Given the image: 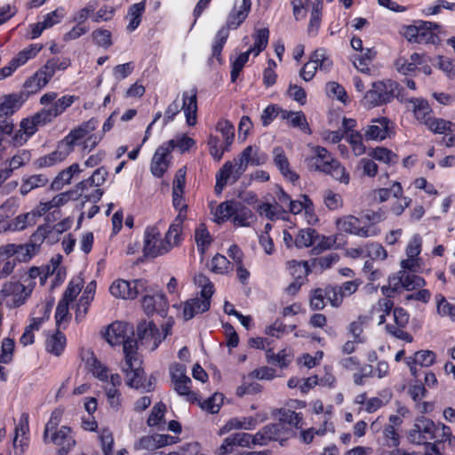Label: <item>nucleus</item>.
Returning a JSON list of instances; mask_svg holds the SVG:
<instances>
[{
  "label": "nucleus",
  "instance_id": "nucleus-1",
  "mask_svg": "<svg viewBox=\"0 0 455 455\" xmlns=\"http://www.w3.org/2000/svg\"><path fill=\"white\" fill-rule=\"evenodd\" d=\"M132 333V328L127 323L115 322L108 327L105 338L111 346L123 345L124 363L121 369L127 378V385L132 388L150 392L155 387L156 379L154 376L148 379H143L141 362L136 352L137 341L130 337Z\"/></svg>",
  "mask_w": 455,
  "mask_h": 455
},
{
  "label": "nucleus",
  "instance_id": "nucleus-2",
  "mask_svg": "<svg viewBox=\"0 0 455 455\" xmlns=\"http://www.w3.org/2000/svg\"><path fill=\"white\" fill-rule=\"evenodd\" d=\"M267 160V154L260 151L259 148L252 146L246 147L237 158H235L233 162H226L220 168L216 175V192L221 193L223 188L228 181L231 183L237 181L246 171L249 164L258 166L264 164Z\"/></svg>",
  "mask_w": 455,
  "mask_h": 455
},
{
  "label": "nucleus",
  "instance_id": "nucleus-3",
  "mask_svg": "<svg viewBox=\"0 0 455 455\" xmlns=\"http://www.w3.org/2000/svg\"><path fill=\"white\" fill-rule=\"evenodd\" d=\"M386 219V213L382 209L377 211L368 210L361 218L348 214L338 218L335 221L337 230L359 237H374L380 234L378 226Z\"/></svg>",
  "mask_w": 455,
  "mask_h": 455
},
{
  "label": "nucleus",
  "instance_id": "nucleus-4",
  "mask_svg": "<svg viewBox=\"0 0 455 455\" xmlns=\"http://www.w3.org/2000/svg\"><path fill=\"white\" fill-rule=\"evenodd\" d=\"M99 122L96 118H91L86 122H83L78 126L73 128L64 140L73 151L74 147L80 148L82 152L90 153L102 140L103 134L96 132Z\"/></svg>",
  "mask_w": 455,
  "mask_h": 455
},
{
  "label": "nucleus",
  "instance_id": "nucleus-5",
  "mask_svg": "<svg viewBox=\"0 0 455 455\" xmlns=\"http://www.w3.org/2000/svg\"><path fill=\"white\" fill-rule=\"evenodd\" d=\"M39 126L34 116L23 118L18 127L12 120L4 119L0 121V132L11 147L20 148L30 140Z\"/></svg>",
  "mask_w": 455,
  "mask_h": 455
},
{
  "label": "nucleus",
  "instance_id": "nucleus-6",
  "mask_svg": "<svg viewBox=\"0 0 455 455\" xmlns=\"http://www.w3.org/2000/svg\"><path fill=\"white\" fill-rule=\"evenodd\" d=\"M62 412L59 410L52 411L44 431V443H52L59 447V455H66L76 444V441L68 427H58L61 420Z\"/></svg>",
  "mask_w": 455,
  "mask_h": 455
},
{
  "label": "nucleus",
  "instance_id": "nucleus-7",
  "mask_svg": "<svg viewBox=\"0 0 455 455\" xmlns=\"http://www.w3.org/2000/svg\"><path fill=\"white\" fill-rule=\"evenodd\" d=\"M70 64V60L68 58L48 60L34 76L25 82L24 87L28 93H36L40 91L50 82L57 71L67 69Z\"/></svg>",
  "mask_w": 455,
  "mask_h": 455
},
{
  "label": "nucleus",
  "instance_id": "nucleus-8",
  "mask_svg": "<svg viewBox=\"0 0 455 455\" xmlns=\"http://www.w3.org/2000/svg\"><path fill=\"white\" fill-rule=\"evenodd\" d=\"M181 109L184 111L188 125H196L197 122V96L195 88L182 93V105L176 99L167 107L164 112L165 121H172Z\"/></svg>",
  "mask_w": 455,
  "mask_h": 455
},
{
  "label": "nucleus",
  "instance_id": "nucleus-9",
  "mask_svg": "<svg viewBox=\"0 0 455 455\" xmlns=\"http://www.w3.org/2000/svg\"><path fill=\"white\" fill-rule=\"evenodd\" d=\"M32 294V284L19 281H7L0 290V304L7 308H17L24 305Z\"/></svg>",
  "mask_w": 455,
  "mask_h": 455
},
{
  "label": "nucleus",
  "instance_id": "nucleus-10",
  "mask_svg": "<svg viewBox=\"0 0 455 455\" xmlns=\"http://www.w3.org/2000/svg\"><path fill=\"white\" fill-rule=\"evenodd\" d=\"M216 132L222 135L223 142H220L218 135L210 134L208 139V146L210 155L216 161H220L224 153L229 151L235 139V128L233 124L225 119L220 120L215 127Z\"/></svg>",
  "mask_w": 455,
  "mask_h": 455
},
{
  "label": "nucleus",
  "instance_id": "nucleus-11",
  "mask_svg": "<svg viewBox=\"0 0 455 455\" xmlns=\"http://www.w3.org/2000/svg\"><path fill=\"white\" fill-rule=\"evenodd\" d=\"M398 84L391 80L377 81L363 96V104L366 108H373L390 102L394 98Z\"/></svg>",
  "mask_w": 455,
  "mask_h": 455
},
{
  "label": "nucleus",
  "instance_id": "nucleus-12",
  "mask_svg": "<svg viewBox=\"0 0 455 455\" xmlns=\"http://www.w3.org/2000/svg\"><path fill=\"white\" fill-rule=\"evenodd\" d=\"M439 26L430 21H419L414 25H408L403 28V36L412 44H435L437 36L434 29Z\"/></svg>",
  "mask_w": 455,
  "mask_h": 455
},
{
  "label": "nucleus",
  "instance_id": "nucleus-13",
  "mask_svg": "<svg viewBox=\"0 0 455 455\" xmlns=\"http://www.w3.org/2000/svg\"><path fill=\"white\" fill-rule=\"evenodd\" d=\"M143 251L146 257L156 258L169 252L164 238L156 227H148L144 232Z\"/></svg>",
  "mask_w": 455,
  "mask_h": 455
},
{
  "label": "nucleus",
  "instance_id": "nucleus-14",
  "mask_svg": "<svg viewBox=\"0 0 455 455\" xmlns=\"http://www.w3.org/2000/svg\"><path fill=\"white\" fill-rule=\"evenodd\" d=\"M332 66V61L326 55L324 49L315 50L310 56L309 60L299 71L300 77L308 82L313 79L317 69L328 72Z\"/></svg>",
  "mask_w": 455,
  "mask_h": 455
},
{
  "label": "nucleus",
  "instance_id": "nucleus-15",
  "mask_svg": "<svg viewBox=\"0 0 455 455\" xmlns=\"http://www.w3.org/2000/svg\"><path fill=\"white\" fill-rule=\"evenodd\" d=\"M77 97L74 95H64L56 100L52 106L44 108L33 115L40 126L51 123L57 116H60L68 108H69Z\"/></svg>",
  "mask_w": 455,
  "mask_h": 455
},
{
  "label": "nucleus",
  "instance_id": "nucleus-16",
  "mask_svg": "<svg viewBox=\"0 0 455 455\" xmlns=\"http://www.w3.org/2000/svg\"><path fill=\"white\" fill-rule=\"evenodd\" d=\"M147 283L144 280H117L114 282L110 288V293L119 299H134L138 295L143 293L146 290Z\"/></svg>",
  "mask_w": 455,
  "mask_h": 455
},
{
  "label": "nucleus",
  "instance_id": "nucleus-17",
  "mask_svg": "<svg viewBox=\"0 0 455 455\" xmlns=\"http://www.w3.org/2000/svg\"><path fill=\"white\" fill-rule=\"evenodd\" d=\"M436 425L426 417L416 419L413 428L408 434V440L411 443L422 444L428 440L435 439Z\"/></svg>",
  "mask_w": 455,
  "mask_h": 455
},
{
  "label": "nucleus",
  "instance_id": "nucleus-18",
  "mask_svg": "<svg viewBox=\"0 0 455 455\" xmlns=\"http://www.w3.org/2000/svg\"><path fill=\"white\" fill-rule=\"evenodd\" d=\"M174 390L180 395L188 396V400L196 399V394L190 391L191 379L186 374L183 364L174 363L169 368Z\"/></svg>",
  "mask_w": 455,
  "mask_h": 455
},
{
  "label": "nucleus",
  "instance_id": "nucleus-19",
  "mask_svg": "<svg viewBox=\"0 0 455 455\" xmlns=\"http://www.w3.org/2000/svg\"><path fill=\"white\" fill-rule=\"evenodd\" d=\"M138 337L142 345L154 351L164 339L162 333L156 329L153 322L144 321L137 327Z\"/></svg>",
  "mask_w": 455,
  "mask_h": 455
},
{
  "label": "nucleus",
  "instance_id": "nucleus-20",
  "mask_svg": "<svg viewBox=\"0 0 455 455\" xmlns=\"http://www.w3.org/2000/svg\"><path fill=\"white\" fill-rule=\"evenodd\" d=\"M388 284L393 291L404 288L408 291L414 290L425 285V280L410 271L400 270L397 275L389 277Z\"/></svg>",
  "mask_w": 455,
  "mask_h": 455
},
{
  "label": "nucleus",
  "instance_id": "nucleus-21",
  "mask_svg": "<svg viewBox=\"0 0 455 455\" xmlns=\"http://www.w3.org/2000/svg\"><path fill=\"white\" fill-rule=\"evenodd\" d=\"M251 7V0H242L240 4L235 2L227 17L226 25L223 27L228 30L237 29L248 17Z\"/></svg>",
  "mask_w": 455,
  "mask_h": 455
},
{
  "label": "nucleus",
  "instance_id": "nucleus-22",
  "mask_svg": "<svg viewBox=\"0 0 455 455\" xmlns=\"http://www.w3.org/2000/svg\"><path fill=\"white\" fill-rule=\"evenodd\" d=\"M72 150L68 145L66 140L63 139L57 146L56 149L50 154L41 156L35 162L37 168H45L53 166L62 161H64L70 154Z\"/></svg>",
  "mask_w": 455,
  "mask_h": 455
},
{
  "label": "nucleus",
  "instance_id": "nucleus-23",
  "mask_svg": "<svg viewBox=\"0 0 455 455\" xmlns=\"http://www.w3.org/2000/svg\"><path fill=\"white\" fill-rule=\"evenodd\" d=\"M170 147L164 143L159 146L151 160L150 171L155 177H162L169 167Z\"/></svg>",
  "mask_w": 455,
  "mask_h": 455
},
{
  "label": "nucleus",
  "instance_id": "nucleus-24",
  "mask_svg": "<svg viewBox=\"0 0 455 455\" xmlns=\"http://www.w3.org/2000/svg\"><path fill=\"white\" fill-rule=\"evenodd\" d=\"M273 161L281 174L289 181L294 183L299 175L291 169L289 159L282 147H275L272 151Z\"/></svg>",
  "mask_w": 455,
  "mask_h": 455
},
{
  "label": "nucleus",
  "instance_id": "nucleus-25",
  "mask_svg": "<svg viewBox=\"0 0 455 455\" xmlns=\"http://www.w3.org/2000/svg\"><path fill=\"white\" fill-rule=\"evenodd\" d=\"M389 119L379 117L373 119L371 124L364 130V138L367 140H383L388 136Z\"/></svg>",
  "mask_w": 455,
  "mask_h": 455
},
{
  "label": "nucleus",
  "instance_id": "nucleus-26",
  "mask_svg": "<svg viewBox=\"0 0 455 455\" xmlns=\"http://www.w3.org/2000/svg\"><path fill=\"white\" fill-rule=\"evenodd\" d=\"M173 437L168 435L156 434L141 437L135 444L137 451H154L172 443Z\"/></svg>",
  "mask_w": 455,
  "mask_h": 455
},
{
  "label": "nucleus",
  "instance_id": "nucleus-27",
  "mask_svg": "<svg viewBox=\"0 0 455 455\" xmlns=\"http://www.w3.org/2000/svg\"><path fill=\"white\" fill-rule=\"evenodd\" d=\"M83 361L92 374L100 381L108 382L109 377L108 368L95 356L93 352L87 350L82 355Z\"/></svg>",
  "mask_w": 455,
  "mask_h": 455
},
{
  "label": "nucleus",
  "instance_id": "nucleus-28",
  "mask_svg": "<svg viewBox=\"0 0 455 455\" xmlns=\"http://www.w3.org/2000/svg\"><path fill=\"white\" fill-rule=\"evenodd\" d=\"M183 222V214H177L164 237L169 251H171L172 248L179 246L182 241L181 233Z\"/></svg>",
  "mask_w": 455,
  "mask_h": 455
},
{
  "label": "nucleus",
  "instance_id": "nucleus-29",
  "mask_svg": "<svg viewBox=\"0 0 455 455\" xmlns=\"http://www.w3.org/2000/svg\"><path fill=\"white\" fill-rule=\"evenodd\" d=\"M211 299L207 298H194L185 302L183 307V317L186 321L192 319L197 314L209 310Z\"/></svg>",
  "mask_w": 455,
  "mask_h": 455
},
{
  "label": "nucleus",
  "instance_id": "nucleus-30",
  "mask_svg": "<svg viewBox=\"0 0 455 455\" xmlns=\"http://www.w3.org/2000/svg\"><path fill=\"white\" fill-rule=\"evenodd\" d=\"M410 108L413 112L415 118L423 124L432 118V108L428 102L421 98H412L409 100Z\"/></svg>",
  "mask_w": 455,
  "mask_h": 455
},
{
  "label": "nucleus",
  "instance_id": "nucleus-31",
  "mask_svg": "<svg viewBox=\"0 0 455 455\" xmlns=\"http://www.w3.org/2000/svg\"><path fill=\"white\" fill-rule=\"evenodd\" d=\"M293 351L291 347H285L278 353H274L272 348H268L266 352V359L268 363L275 364L280 368H286L292 362Z\"/></svg>",
  "mask_w": 455,
  "mask_h": 455
},
{
  "label": "nucleus",
  "instance_id": "nucleus-32",
  "mask_svg": "<svg viewBox=\"0 0 455 455\" xmlns=\"http://www.w3.org/2000/svg\"><path fill=\"white\" fill-rule=\"evenodd\" d=\"M48 182L49 179L45 174H33L28 177H23L20 193L22 196H26L34 189L45 187Z\"/></svg>",
  "mask_w": 455,
  "mask_h": 455
},
{
  "label": "nucleus",
  "instance_id": "nucleus-33",
  "mask_svg": "<svg viewBox=\"0 0 455 455\" xmlns=\"http://www.w3.org/2000/svg\"><path fill=\"white\" fill-rule=\"evenodd\" d=\"M30 160L31 153L29 150H18L17 153L8 160V167L2 169V172H7V178L9 179L15 170L25 166L30 162Z\"/></svg>",
  "mask_w": 455,
  "mask_h": 455
},
{
  "label": "nucleus",
  "instance_id": "nucleus-34",
  "mask_svg": "<svg viewBox=\"0 0 455 455\" xmlns=\"http://www.w3.org/2000/svg\"><path fill=\"white\" fill-rule=\"evenodd\" d=\"M280 116L282 119L287 120L292 127L299 128L301 131L310 133L308 124L302 111L283 110L280 112Z\"/></svg>",
  "mask_w": 455,
  "mask_h": 455
},
{
  "label": "nucleus",
  "instance_id": "nucleus-35",
  "mask_svg": "<svg viewBox=\"0 0 455 455\" xmlns=\"http://www.w3.org/2000/svg\"><path fill=\"white\" fill-rule=\"evenodd\" d=\"M39 217L40 215L35 208L33 211L29 212L17 216L12 220L10 227L14 231H21L27 228L28 227L36 225L37 219Z\"/></svg>",
  "mask_w": 455,
  "mask_h": 455
},
{
  "label": "nucleus",
  "instance_id": "nucleus-36",
  "mask_svg": "<svg viewBox=\"0 0 455 455\" xmlns=\"http://www.w3.org/2000/svg\"><path fill=\"white\" fill-rule=\"evenodd\" d=\"M70 199V193H60L55 196L52 199L47 202H41L36 207V211L40 217L44 215L49 211L59 208L66 204Z\"/></svg>",
  "mask_w": 455,
  "mask_h": 455
},
{
  "label": "nucleus",
  "instance_id": "nucleus-37",
  "mask_svg": "<svg viewBox=\"0 0 455 455\" xmlns=\"http://www.w3.org/2000/svg\"><path fill=\"white\" fill-rule=\"evenodd\" d=\"M269 30L266 28L256 29L252 35L253 45L248 49L249 52L258 56L268 44Z\"/></svg>",
  "mask_w": 455,
  "mask_h": 455
},
{
  "label": "nucleus",
  "instance_id": "nucleus-38",
  "mask_svg": "<svg viewBox=\"0 0 455 455\" xmlns=\"http://www.w3.org/2000/svg\"><path fill=\"white\" fill-rule=\"evenodd\" d=\"M254 220L255 217L252 212L241 203H237L233 216L234 225L236 227H249Z\"/></svg>",
  "mask_w": 455,
  "mask_h": 455
},
{
  "label": "nucleus",
  "instance_id": "nucleus-39",
  "mask_svg": "<svg viewBox=\"0 0 455 455\" xmlns=\"http://www.w3.org/2000/svg\"><path fill=\"white\" fill-rule=\"evenodd\" d=\"M146 1L132 4L128 11L127 18L129 23L127 25V30L130 32L134 31L141 22V16L145 12Z\"/></svg>",
  "mask_w": 455,
  "mask_h": 455
},
{
  "label": "nucleus",
  "instance_id": "nucleus-40",
  "mask_svg": "<svg viewBox=\"0 0 455 455\" xmlns=\"http://www.w3.org/2000/svg\"><path fill=\"white\" fill-rule=\"evenodd\" d=\"M318 233L313 228H302L294 237V245L297 248H307L315 243Z\"/></svg>",
  "mask_w": 455,
  "mask_h": 455
},
{
  "label": "nucleus",
  "instance_id": "nucleus-41",
  "mask_svg": "<svg viewBox=\"0 0 455 455\" xmlns=\"http://www.w3.org/2000/svg\"><path fill=\"white\" fill-rule=\"evenodd\" d=\"M41 44H31L28 47L20 51L15 57L12 59V65L16 68L26 64L28 60L35 58L38 52L42 50Z\"/></svg>",
  "mask_w": 455,
  "mask_h": 455
},
{
  "label": "nucleus",
  "instance_id": "nucleus-42",
  "mask_svg": "<svg viewBox=\"0 0 455 455\" xmlns=\"http://www.w3.org/2000/svg\"><path fill=\"white\" fill-rule=\"evenodd\" d=\"M275 414L280 422L287 423L297 428L302 427L303 417L301 413L295 412L289 409H279Z\"/></svg>",
  "mask_w": 455,
  "mask_h": 455
},
{
  "label": "nucleus",
  "instance_id": "nucleus-43",
  "mask_svg": "<svg viewBox=\"0 0 455 455\" xmlns=\"http://www.w3.org/2000/svg\"><path fill=\"white\" fill-rule=\"evenodd\" d=\"M237 203L234 201H226L218 205L214 212V220L217 223H222L234 216Z\"/></svg>",
  "mask_w": 455,
  "mask_h": 455
},
{
  "label": "nucleus",
  "instance_id": "nucleus-44",
  "mask_svg": "<svg viewBox=\"0 0 455 455\" xmlns=\"http://www.w3.org/2000/svg\"><path fill=\"white\" fill-rule=\"evenodd\" d=\"M393 301L387 298L379 299L371 309L372 316H377L379 324H382L386 321V316L388 315L393 308Z\"/></svg>",
  "mask_w": 455,
  "mask_h": 455
},
{
  "label": "nucleus",
  "instance_id": "nucleus-45",
  "mask_svg": "<svg viewBox=\"0 0 455 455\" xmlns=\"http://www.w3.org/2000/svg\"><path fill=\"white\" fill-rule=\"evenodd\" d=\"M22 106L21 98L18 95L6 96L0 104V116H8L18 111Z\"/></svg>",
  "mask_w": 455,
  "mask_h": 455
},
{
  "label": "nucleus",
  "instance_id": "nucleus-46",
  "mask_svg": "<svg viewBox=\"0 0 455 455\" xmlns=\"http://www.w3.org/2000/svg\"><path fill=\"white\" fill-rule=\"evenodd\" d=\"M306 161L310 170L322 172L331 176V172H334V170H336V166L340 164V163L338 160L332 157L323 161V163H313L315 161L314 157H308L307 158Z\"/></svg>",
  "mask_w": 455,
  "mask_h": 455
},
{
  "label": "nucleus",
  "instance_id": "nucleus-47",
  "mask_svg": "<svg viewBox=\"0 0 455 455\" xmlns=\"http://www.w3.org/2000/svg\"><path fill=\"white\" fill-rule=\"evenodd\" d=\"M361 253H365V256L372 260H384L387 257V251L379 243H370L362 246Z\"/></svg>",
  "mask_w": 455,
  "mask_h": 455
},
{
  "label": "nucleus",
  "instance_id": "nucleus-48",
  "mask_svg": "<svg viewBox=\"0 0 455 455\" xmlns=\"http://www.w3.org/2000/svg\"><path fill=\"white\" fill-rule=\"evenodd\" d=\"M367 321V316L360 315L355 320L351 322L347 327L349 333L360 343H364L366 341V338L363 332Z\"/></svg>",
  "mask_w": 455,
  "mask_h": 455
},
{
  "label": "nucleus",
  "instance_id": "nucleus-49",
  "mask_svg": "<svg viewBox=\"0 0 455 455\" xmlns=\"http://www.w3.org/2000/svg\"><path fill=\"white\" fill-rule=\"evenodd\" d=\"M369 156L373 159L387 164H395L398 162V156L390 149L383 147H377L372 149Z\"/></svg>",
  "mask_w": 455,
  "mask_h": 455
},
{
  "label": "nucleus",
  "instance_id": "nucleus-50",
  "mask_svg": "<svg viewBox=\"0 0 455 455\" xmlns=\"http://www.w3.org/2000/svg\"><path fill=\"white\" fill-rule=\"evenodd\" d=\"M166 407L163 403L155 404L148 418L147 424L148 427H156L161 428L164 425V417L165 414Z\"/></svg>",
  "mask_w": 455,
  "mask_h": 455
},
{
  "label": "nucleus",
  "instance_id": "nucleus-51",
  "mask_svg": "<svg viewBox=\"0 0 455 455\" xmlns=\"http://www.w3.org/2000/svg\"><path fill=\"white\" fill-rule=\"evenodd\" d=\"M80 172V167L78 164H73L69 167L60 172L52 182V187L60 188L65 184H69L73 176L76 173Z\"/></svg>",
  "mask_w": 455,
  "mask_h": 455
},
{
  "label": "nucleus",
  "instance_id": "nucleus-52",
  "mask_svg": "<svg viewBox=\"0 0 455 455\" xmlns=\"http://www.w3.org/2000/svg\"><path fill=\"white\" fill-rule=\"evenodd\" d=\"M376 52L371 48H367L363 53L355 56L354 65L360 72L368 73L369 65L374 59Z\"/></svg>",
  "mask_w": 455,
  "mask_h": 455
},
{
  "label": "nucleus",
  "instance_id": "nucleus-53",
  "mask_svg": "<svg viewBox=\"0 0 455 455\" xmlns=\"http://www.w3.org/2000/svg\"><path fill=\"white\" fill-rule=\"evenodd\" d=\"M84 286V281L81 277L77 276L73 278L66 288L63 296L60 300L66 301V303L72 302L77 295L80 293Z\"/></svg>",
  "mask_w": 455,
  "mask_h": 455
},
{
  "label": "nucleus",
  "instance_id": "nucleus-54",
  "mask_svg": "<svg viewBox=\"0 0 455 455\" xmlns=\"http://www.w3.org/2000/svg\"><path fill=\"white\" fill-rule=\"evenodd\" d=\"M66 346V337L60 332L50 337L46 341V350L55 355H60Z\"/></svg>",
  "mask_w": 455,
  "mask_h": 455
},
{
  "label": "nucleus",
  "instance_id": "nucleus-55",
  "mask_svg": "<svg viewBox=\"0 0 455 455\" xmlns=\"http://www.w3.org/2000/svg\"><path fill=\"white\" fill-rule=\"evenodd\" d=\"M194 283L198 288L201 289V297L211 299L214 292V287L210 279L205 275L199 273L195 275Z\"/></svg>",
  "mask_w": 455,
  "mask_h": 455
},
{
  "label": "nucleus",
  "instance_id": "nucleus-56",
  "mask_svg": "<svg viewBox=\"0 0 455 455\" xmlns=\"http://www.w3.org/2000/svg\"><path fill=\"white\" fill-rule=\"evenodd\" d=\"M167 147H170V151L178 148L180 152H185L195 146L196 141L187 136L186 134L178 135L175 139L169 140L164 143Z\"/></svg>",
  "mask_w": 455,
  "mask_h": 455
},
{
  "label": "nucleus",
  "instance_id": "nucleus-57",
  "mask_svg": "<svg viewBox=\"0 0 455 455\" xmlns=\"http://www.w3.org/2000/svg\"><path fill=\"white\" fill-rule=\"evenodd\" d=\"M228 28L222 27L217 32L213 44H212V57L216 58L220 62V54L224 44L228 37Z\"/></svg>",
  "mask_w": 455,
  "mask_h": 455
},
{
  "label": "nucleus",
  "instance_id": "nucleus-58",
  "mask_svg": "<svg viewBox=\"0 0 455 455\" xmlns=\"http://www.w3.org/2000/svg\"><path fill=\"white\" fill-rule=\"evenodd\" d=\"M437 313L441 316H447L455 319V305L450 303L442 294L435 296Z\"/></svg>",
  "mask_w": 455,
  "mask_h": 455
},
{
  "label": "nucleus",
  "instance_id": "nucleus-59",
  "mask_svg": "<svg viewBox=\"0 0 455 455\" xmlns=\"http://www.w3.org/2000/svg\"><path fill=\"white\" fill-rule=\"evenodd\" d=\"M256 210L260 216H265L269 220L278 219L283 214V212L279 206L270 203L259 204Z\"/></svg>",
  "mask_w": 455,
  "mask_h": 455
},
{
  "label": "nucleus",
  "instance_id": "nucleus-60",
  "mask_svg": "<svg viewBox=\"0 0 455 455\" xmlns=\"http://www.w3.org/2000/svg\"><path fill=\"white\" fill-rule=\"evenodd\" d=\"M211 270L216 274L223 275L232 270V264L225 256L216 254L212 259Z\"/></svg>",
  "mask_w": 455,
  "mask_h": 455
},
{
  "label": "nucleus",
  "instance_id": "nucleus-61",
  "mask_svg": "<svg viewBox=\"0 0 455 455\" xmlns=\"http://www.w3.org/2000/svg\"><path fill=\"white\" fill-rule=\"evenodd\" d=\"M93 42L100 47L109 48L112 44L111 32L108 29L98 28L92 33Z\"/></svg>",
  "mask_w": 455,
  "mask_h": 455
},
{
  "label": "nucleus",
  "instance_id": "nucleus-62",
  "mask_svg": "<svg viewBox=\"0 0 455 455\" xmlns=\"http://www.w3.org/2000/svg\"><path fill=\"white\" fill-rule=\"evenodd\" d=\"M426 126L433 132L438 134H445L451 131L452 124L450 121L442 118L432 117L426 124Z\"/></svg>",
  "mask_w": 455,
  "mask_h": 455
},
{
  "label": "nucleus",
  "instance_id": "nucleus-63",
  "mask_svg": "<svg viewBox=\"0 0 455 455\" xmlns=\"http://www.w3.org/2000/svg\"><path fill=\"white\" fill-rule=\"evenodd\" d=\"M195 240L197 249L201 253H204L205 250L211 243V236L204 225L199 226L195 234Z\"/></svg>",
  "mask_w": 455,
  "mask_h": 455
},
{
  "label": "nucleus",
  "instance_id": "nucleus-64",
  "mask_svg": "<svg viewBox=\"0 0 455 455\" xmlns=\"http://www.w3.org/2000/svg\"><path fill=\"white\" fill-rule=\"evenodd\" d=\"M288 267L295 280H303L309 273V267L307 261L291 260L288 262Z\"/></svg>",
  "mask_w": 455,
  "mask_h": 455
}]
</instances>
